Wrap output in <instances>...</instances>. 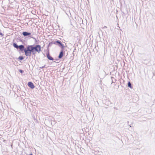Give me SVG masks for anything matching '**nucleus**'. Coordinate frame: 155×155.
<instances>
[{"label":"nucleus","mask_w":155,"mask_h":155,"mask_svg":"<svg viewBox=\"0 0 155 155\" xmlns=\"http://www.w3.org/2000/svg\"><path fill=\"white\" fill-rule=\"evenodd\" d=\"M41 51V47L39 45H36L35 46L33 45H28L26 48L24 49L25 55L26 56H30L31 53L34 54L37 52L39 53Z\"/></svg>","instance_id":"f257e3e1"},{"label":"nucleus","mask_w":155,"mask_h":155,"mask_svg":"<svg viewBox=\"0 0 155 155\" xmlns=\"http://www.w3.org/2000/svg\"><path fill=\"white\" fill-rule=\"evenodd\" d=\"M13 45V46L15 48H16L17 49L19 48L21 51H22L24 48V46L22 45L19 46H18L15 43H14Z\"/></svg>","instance_id":"f03ea898"},{"label":"nucleus","mask_w":155,"mask_h":155,"mask_svg":"<svg viewBox=\"0 0 155 155\" xmlns=\"http://www.w3.org/2000/svg\"><path fill=\"white\" fill-rule=\"evenodd\" d=\"M28 86L31 89H33L35 87L33 83L31 82H28Z\"/></svg>","instance_id":"7ed1b4c3"},{"label":"nucleus","mask_w":155,"mask_h":155,"mask_svg":"<svg viewBox=\"0 0 155 155\" xmlns=\"http://www.w3.org/2000/svg\"><path fill=\"white\" fill-rule=\"evenodd\" d=\"M47 57L50 60L53 61L54 60V58L50 55L49 51L47 53Z\"/></svg>","instance_id":"20e7f679"},{"label":"nucleus","mask_w":155,"mask_h":155,"mask_svg":"<svg viewBox=\"0 0 155 155\" xmlns=\"http://www.w3.org/2000/svg\"><path fill=\"white\" fill-rule=\"evenodd\" d=\"M63 50H62L58 56V58H62L63 56Z\"/></svg>","instance_id":"39448f33"},{"label":"nucleus","mask_w":155,"mask_h":155,"mask_svg":"<svg viewBox=\"0 0 155 155\" xmlns=\"http://www.w3.org/2000/svg\"><path fill=\"white\" fill-rule=\"evenodd\" d=\"M30 34L31 33H28L26 32H23V35L25 36L30 35Z\"/></svg>","instance_id":"423d86ee"},{"label":"nucleus","mask_w":155,"mask_h":155,"mask_svg":"<svg viewBox=\"0 0 155 155\" xmlns=\"http://www.w3.org/2000/svg\"><path fill=\"white\" fill-rule=\"evenodd\" d=\"M56 43H58V44H60L62 48H64V45L63 44H62L61 42L59 41H56Z\"/></svg>","instance_id":"0eeeda50"},{"label":"nucleus","mask_w":155,"mask_h":155,"mask_svg":"<svg viewBox=\"0 0 155 155\" xmlns=\"http://www.w3.org/2000/svg\"><path fill=\"white\" fill-rule=\"evenodd\" d=\"M128 86L129 87H130L131 88H132V87H131V84L130 83V82H129L128 83Z\"/></svg>","instance_id":"6e6552de"},{"label":"nucleus","mask_w":155,"mask_h":155,"mask_svg":"<svg viewBox=\"0 0 155 155\" xmlns=\"http://www.w3.org/2000/svg\"><path fill=\"white\" fill-rule=\"evenodd\" d=\"M19 59L20 60H22L23 59V58L22 56H20L19 57Z\"/></svg>","instance_id":"1a4fd4ad"},{"label":"nucleus","mask_w":155,"mask_h":155,"mask_svg":"<svg viewBox=\"0 0 155 155\" xmlns=\"http://www.w3.org/2000/svg\"><path fill=\"white\" fill-rule=\"evenodd\" d=\"M19 71L21 73H22V70H19Z\"/></svg>","instance_id":"9d476101"},{"label":"nucleus","mask_w":155,"mask_h":155,"mask_svg":"<svg viewBox=\"0 0 155 155\" xmlns=\"http://www.w3.org/2000/svg\"><path fill=\"white\" fill-rule=\"evenodd\" d=\"M0 35H2V33H1L0 32Z\"/></svg>","instance_id":"9b49d317"},{"label":"nucleus","mask_w":155,"mask_h":155,"mask_svg":"<svg viewBox=\"0 0 155 155\" xmlns=\"http://www.w3.org/2000/svg\"><path fill=\"white\" fill-rule=\"evenodd\" d=\"M29 155H33V154H32L31 153V154H29Z\"/></svg>","instance_id":"f8f14e48"}]
</instances>
